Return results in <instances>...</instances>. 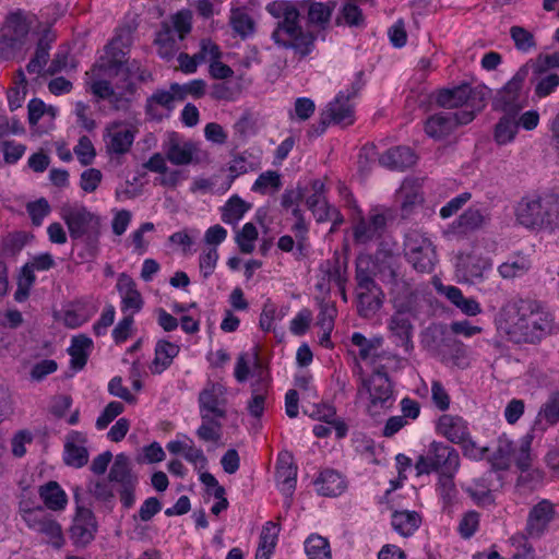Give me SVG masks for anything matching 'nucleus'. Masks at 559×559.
<instances>
[{
  "instance_id": "obj_33",
  "label": "nucleus",
  "mask_w": 559,
  "mask_h": 559,
  "mask_svg": "<svg viewBox=\"0 0 559 559\" xmlns=\"http://www.w3.org/2000/svg\"><path fill=\"white\" fill-rule=\"evenodd\" d=\"M38 496L44 506L50 511L61 512L66 510L68 506V495L59 483L55 480L47 481L39 486Z\"/></svg>"
},
{
  "instance_id": "obj_17",
  "label": "nucleus",
  "mask_w": 559,
  "mask_h": 559,
  "mask_svg": "<svg viewBox=\"0 0 559 559\" xmlns=\"http://www.w3.org/2000/svg\"><path fill=\"white\" fill-rule=\"evenodd\" d=\"M135 139V131L122 121H114L106 126L103 134L106 153L119 157L127 154Z\"/></svg>"
},
{
  "instance_id": "obj_53",
  "label": "nucleus",
  "mask_w": 559,
  "mask_h": 559,
  "mask_svg": "<svg viewBox=\"0 0 559 559\" xmlns=\"http://www.w3.org/2000/svg\"><path fill=\"white\" fill-rule=\"evenodd\" d=\"M515 445L507 436H501L497 441V449L492 456V464L499 469H506L509 467Z\"/></svg>"
},
{
  "instance_id": "obj_52",
  "label": "nucleus",
  "mask_w": 559,
  "mask_h": 559,
  "mask_svg": "<svg viewBox=\"0 0 559 559\" xmlns=\"http://www.w3.org/2000/svg\"><path fill=\"white\" fill-rule=\"evenodd\" d=\"M543 420H545L548 425H555L559 423V392L551 394L543 405L537 415L535 426L532 428V432L536 430L537 426H542Z\"/></svg>"
},
{
  "instance_id": "obj_8",
  "label": "nucleus",
  "mask_w": 559,
  "mask_h": 559,
  "mask_svg": "<svg viewBox=\"0 0 559 559\" xmlns=\"http://www.w3.org/2000/svg\"><path fill=\"white\" fill-rule=\"evenodd\" d=\"M493 243L478 242L468 252H462L456 257V274L466 283L481 281L486 272L492 269L490 253L493 252Z\"/></svg>"
},
{
  "instance_id": "obj_48",
  "label": "nucleus",
  "mask_w": 559,
  "mask_h": 559,
  "mask_svg": "<svg viewBox=\"0 0 559 559\" xmlns=\"http://www.w3.org/2000/svg\"><path fill=\"white\" fill-rule=\"evenodd\" d=\"M486 222L483 212L477 207H469L453 222V228L457 233H467L481 227Z\"/></svg>"
},
{
  "instance_id": "obj_14",
  "label": "nucleus",
  "mask_w": 559,
  "mask_h": 559,
  "mask_svg": "<svg viewBox=\"0 0 559 559\" xmlns=\"http://www.w3.org/2000/svg\"><path fill=\"white\" fill-rule=\"evenodd\" d=\"M32 19L22 11L11 13L2 28L0 50L14 51L21 49L27 41Z\"/></svg>"
},
{
  "instance_id": "obj_47",
  "label": "nucleus",
  "mask_w": 559,
  "mask_h": 559,
  "mask_svg": "<svg viewBox=\"0 0 559 559\" xmlns=\"http://www.w3.org/2000/svg\"><path fill=\"white\" fill-rule=\"evenodd\" d=\"M333 7L329 3L311 2L308 8V24L318 29H325L331 21Z\"/></svg>"
},
{
  "instance_id": "obj_5",
  "label": "nucleus",
  "mask_w": 559,
  "mask_h": 559,
  "mask_svg": "<svg viewBox=\"0 0 559 559\" xmlns=\"http://www.w3.org/2000/svg\"><path fill=\"white\" fill-rule=\"evenodd\" d=\"M130 43L129 33L121 31L116 34L106 47L107 59H102L90 72H86V84L90 91L100 99H109L114 88L107 78L123 71V48Z\"/></svg>"
},
{
  "instance_id": "obj_12",
  "label": "nucleus",
  "mask_w": 559,
  "mask_h": 559,
  "mask_svg": "<svg viewBox=\"0 0 559 559\" xmlns=\"http://www.w3.org/2000/svg\"><path fill=\"white\" fill-rule=\"evenodd\" d=\"M60 217L68 227L72 239H81L96 235L99 230L100 218L79 202L64 203L60 207Z\"/></svg>"
},
{
  "instance_id": "obj_60",
  "label": "nucleus",
  "mask_w": 559,
  "mask_h": 559,
  "mask_svg": "<svg viewBox=\"0 0 559 559\" xmlns=\"http://www.w3.org/2000/svg\"><path fill=\"white\" fill-rule=\"evenodd\" d=\"M510 36L514 41L515 48L521 52L527 53L536 47L534 35L522 26H512L510 28Z\"/></svg>"
},
{
  "instance_id": "obj_28",
  "label": "nucleus",
  "mask_w": 559,
  "mask_h": 559,
  "mask_svg": "<svg viewBox=\"0 0 559 559\" xmlns=\"http://www.w3.org/2000/svg\"><path fill=\"white\" fill-rule=\"evenodd\" d=\"M297 483V467L288 453H281L276 465V485L280 491L290 497Z\"/></svg>"
},
{
  "instance_id": "obj_59",
  "label": "nucleus",
  "mask_w": 559,
  "mask_h": 559,
  "mask_svg": "<svg viewBox=\"0 0 559 559\" xmlns=\"http://www.w3.org/2000/svg\"><path fill=\"white\" fill-rule=\"evenodd\" d=\"M166 23L173 28V34L182 40L192 29V13L188 10L179 11Z\"/></svg>"
},
{
  "instance_id": "obj_7",
  "label": "nucleus",
  "mask_w": 559,
  "mask_h": 559,
  "mask_svg": "<svg viewBox=\"0 0 559 559\" xmlns=\"http://www.w3.org/2000/svg\"><path fill=\"white\" fill-rule=\"evenodd\" d=\"M437 102L445 108H461L457 112H452L457 117L459 122L469 123L476 112L485 107V96L479 90L473 88L467 84L443 90L438 94Z\"/></svg>"
},
{
  "instance_id": "obj_16",
  "label": "nucleus",
  "mask_w": 559,
  "mask_h": 559,
  "mask_svg": "<svg viewBox=\"0 0 559 559\" xmlns=\"http://www.w3.org/2000/svg\"><path fill=\"white\" fill-rule=\"evenodd\" d=\"M74 500L76 502V512L70 528V536L76 546H86L95 537L97 523L93 512L79 504L80 488L74 489Z\"/></svg>"
},
{
  "instance_id": "obj_3",
  "label": "nucleus",
  "mask_w": 559,
  "mask_h": 559,
  "mask_svg": "<svg viewBox=\"0 0 559 559\" xmlns=\"http://www.w3.org/2000/svg\"><path fill=\"white\" fill-rule=\"evenodd\" d=\"M228 388L221 381L207 380L198 395L201 425L197 436L204 442H217L223 436V421L228 414Z\"/></svg>"
},
{
  "instance_id": "obj_10",
  "label": "nucleus",
  "mask_w": 559,
  "mask_h": 559,
  "mask_svg": "<svg viewBox=\"0 0 559 559\" xmlns=\"http://www.w3.org/2000/svg\"><path fill=\"white\" fill-rule=\"evenodd\" d=\"M460 468L459 452L443 442L433 441L429 444L427 453L420 455L415 464L417 475L437 472L439 475L457 473Z\"/></svg>"
},
{
  "instance_id": "obj_43",
  "label": "nucleus",
  "mask_w": 559,
  "mask_h": 559,
  "mask_svg": "<svg viewBox=\"0 0 559 559\" xmlns=\"http://www.w3.org/2000/svg\"><path fill=\"white\" fill-rule=\"evenodd\" d=\"M305 554L308 559H332L330 542L317 533L310 534L304 542Z\"/></svg>"
},
{
  "instance_id": "obj_20",
  "label": "nucleus",
  "mask_w": 559,
  "mask_h": 559,
  "mask_svg": "<svg viewBox=\"0 0 559 559\" xmlns=\"http://www.w3.org/2000/svg\"><path fill=\"white\" fill-rule=\"evenodd\" d=\"M311 194L306 198V205L312 212L318 223L332 221L341 224L343 217L338 210L328 203L325 198V185L322 180L316 179L311 182Z\"/></svg>"
},
{
  "instance_id": "obj_31",
  "label": "nucleus",
  "mask_w": 559,
  "mask_h": 559,
  "mask_svg": "<svg viewBox=\"0 0 559 559\" xmlns=\"http://www.w3.org/2000/svg\"><path fill=\"white\" fill-rule=\"evenodd\" d=\"M437 289L463 314L475 317L483 312L480 304L473 297H465L460 288L440 284L437 286Z\"/></svg>"
},
{
  "instance_id": "obj_1",
  "label": "nucleus",
  "mask_w": 559,
  "mask_h": 559,
  "mask_svg": "<svg viewBox=\"0 0 559 559\" xmlns=\"http://www.w3.org/2000/svg\"><path fill=\"white\" fill-rule=\"evenodd\" d=\"M498 330L515 343H534L557 331L554 316L537 302L506 304L496 320Z\"/></svg>"
},
{
  "instance_id": "obj_13",
  "label": "nucleus",
  "mask_w": 559,
  "mask_h": 559,
  "mask_svg": "<svg viewBox=\"0 0 559 559\" xmlns=\"http://www.w3.org/2000/svg\"><path fill=\"white\" fill-rule=\"evenodd\" d=\"M358 214L359 217L353 226V236L356 242L368 243L382 236L391 211L385 206L377 205L369 210L367 217L361 216L360 211Z\"/></svg>"
},
{
  "instance_id": "obj_27",
  "label": "nucleus",
  "mask_w": 559,
  "mask_h": 559,
  "mask_svg": "<svg viewBox=\"0 0 559 559\" xmlns=\"http://www.w3.org/2000/svg\"><path fill=\"white\" fill-rule=\"evenodd\" d=\"M436 432L448 441L459 444L469 433L468 423L459 415L443 414L436 423Z\"/></svg>"
},
{
  "instance_id": "obj_35",
  "label": "nucleus",
  "mask_w": 559,
  "mask_h": 559,
  "mask_svg": "<svg viewBox=\"0 0 559 559\" xmlns=\"http://www.w3.org/2000/svg\"><path fill=\"white\" fill-rule=\"evenodd\" d=\"M357 297L358 311L365 318L373 316L382 307L383 294L377 284L357 289Z\"/></svg>"
},
{
  "instance_id": "obj_50",
  "label": "nucleus",
  "mask_w": 559,
  "mask_h": 559,
  "mask_svg": "<svg viewBox=\"0 0 559 559\" xmlns=\"http://www.w3.org/2000/svg\"><path fill=\"white\" fill-rule=\"evenodd\" d=\"M258 168V163L251 159V156H247L246 154H241L235 156L229 164V173L230 176L223 188V191H227L235 178L240 175L247 174L249 171H253Z\"/></svg>"
},
{
  "instance_id": "obj_38",
  "label": "nucleus",
  "mask_w": 559,
  "mask_h": 559,
  "mask_svg": "<svg viewBox=\"0 0 559 559\" xmlns=\"http://www.w3.org/2000/svg\"><path fill=\"white\" fill-rule=\"evenodd\" d=\"M317 490L322 496L335 497L341 495L345 488L346 483L343 476L333 469H325L321 472L316 481Z\"/></svg>"
},
{
  "instance_id": "obj_4",
  "label": "nucleus",
  "mask_w": 559,
  "mask_h": 559,
  "mask_svg": "<svg viewBox=\"0 0 559 559\" xmlns=\"http://www.w3.org/2000/svg\"><path fill=\"white\" fill-rule=\"evenodd\" d=\"M516 221L531 229L559 230V195L543 192L522 198L515 209Z\"/></svg>"
},
{
  "instance_id": "obj_49",
  "label": "nucleus",
  "mask_w": 559,
  "mask_h": 559,
  "mask_svg": "<svg viewBox=\"0 0 559 559\" xmlns=\"http://www.w3.org/2000/svg\"><path fill=\"white\" fill-rule=\"evenodd\" d=\"M559 87V74L548 73L536 76L533 81V100L548 97Z\"/></svg>"
},
{
  "instance_id": "obj_30",
  "label": "nucleus",
  "mask_w": 559,
  "mask_h": 559,
  "mask_svg": "<svg viewBox=\"0 0 559 559\" xmlns=\"http://www.w3.org/2000/svg\"><path fill=\"white\" fill-rule=\"evenodd\" d=\"M180 346L168 340H158L154 349V359L148 366L151 373L160 374L167 370L178 356Z\"/></svg>"
},
{
  "instance_id": "obj_40",
  "label": "nucleus",
  "mask_w": 559,
  "mask_h": 559,
  "mask_svg": "<svg viewBox=\"0 0 559 559\" xmlns=\"http://www.w3.org/2000/svg\"><path fill=\"white\" fill-rule=\"evenodd\" d=\"M280 527L274 522H266L260 533L255 559H271L277 544Z\"/></svg>"
},
{
  "instance_id": "obj_37",
  "label": "nucleus",
  "mask_w": 559,
  "mask_h": 559,
  "mask_svg": "<svg viewBox=\"0 0 559 559\" xmlns=\"http://www.w3.org/2000/svg\"><path fill=\"white\" fill-rule=\"evenodd\" d=\"M421 518L416 511H394L391 516L393 530L401 536L408 537L419 527Z\"/></svg>"
},
{
  "instance_id": "obj_22",
  "label": "nucleus",
  "mask_w": 559,
  "mask_h": 559,
  "mask_svg": "<svg viewBox=\"0 0 559 559\" xmlns=\"http://www.w3.org/2000/svg\"><path fill=\"white\" fill-rule=\"evenodd\" d=\"M557 511L555 504L547 499L540 500L532 507L526 519V534L531 538H540L555 520Z\"/></svg>"
},
{
  "instance_id": "obj_44",
  "label": "nucleus",
  "mask_w": 559,
  "mask_h": 559,
  "mask_svg": "<svg viewBox=\"0 0 559 559\" xmlns=\"http://www.w3.org/2000/svg\"><path fill=\"white\" fill-rule=\"evenodd\" d=\"M531 269V262L527 257L515 254L498 266L501 277L512 280L523 276Z\"/></svg>"
},
{
  "instance_id": "obj_2",
  "label": "nucleus",
  "mask_w": 559,
  "mask_h": 559,
  "mask_svg": "<svg viewBox=\"0 0 559 559\" xmlns=\"http://www.w3.org/2000/svg\"><path fill=\"white\" fill-rule=\"evenodd\" d=\"M266 11L277 20L271 37L278 47L293 49L301 57L313 50L316 35L301 27L300 12L294 2L275 0L266 5Z\"/></svg>"
},
{
  "instance_id": "obj_9",
  "label": "nucleus",
  "mask_w": 559,
  "mask_h": 559,
  "mask_svg": "<svg viewBox=\"0 0 559 559\" xmlns=\"http://www.w3.org/2000/svg\"><path fill=\"white\" fill-rule=\"evenodd\" d=\"M404 254L407 262L420 273L432 272L437 263V252L432 240L419 229L409 230L405 235Z\"/></svg>"
},
{
  "instance_id": "obj_11",
  "label": "nucleus",
  "mask_w": 559,
  "mask_h": 559,
  "mask_svg": "<svg viewBox=\"0 0 559 559\" xmlns=\"http://www.w3.org/2000/svg\"><path fill=\"white\" fill-rule=\"evenodd\" d=\"M20 515L25 525L38 534L45 543L55 548H60L64 544L61 525L44 508H25L21 506Z\"/></svg>"
},
{
  "instance_id": "obj_24",
  "label": "nucleus",
  "mask_w": 559,
  "mask_h": 559,
  "mask_svg": "<svg viewBox=\"0 0 559 559\" xmlns=\"http://www.w3.org/2000/svg\"><path fill=\"white\" fill-rule=\"evenodd\" d=\"M178 102H182V96L175 91V83H173L169 90H157L147 98L146 114L152 119L162 120L169 116Z\"/></svg>"
},
{
  "instance_id": "obj_63",
  "label": "nucleus",
  "mask_w": 559,
  "mask_h": 559,
  "mask_svg": "<svg viewBox=\"0 0 559 559\" xmlns=\"http://www.w3.org/2000/svg\"><path fill=\"white\" fill-rule=\"evenodd\" d=\"M218 258V251L215 247H209L202 250L199 257V269L204 280L209 278L214 273Z\"/></svg>"
},
{
  "instance_id": "obj_32",
  "label": "nucleus",
  "mask_w": 559,
  "mask_h": 559,
  "mask_svg": "<svg viewBox=\"0 0 559 559\" xmlns=\"http://www.w3.org/2000/svg\"><path fill=\"white\" fill-rule=\"evenodd\" d=\"M416 154L407 146H396L385 151L380 157L379 163L392 170H404L415 165Z\"/></svg>"
},
{
  "instance_id": "obj_42",
  "label": "nucleus",
  "mask_w": 559,
  "mask_h": 559,
  "mask_svg": "<svg viewBox=\"0 0 559 559\" xmlns=\"http://www.w3.org/2000/svg\"><path fill=\"white\" fill-rule=\"evenodd\" d=\"M179 41L180 39L173 34L170 25L163 23L162 29L157 33L155 38L158 55L164 59L173 58L179 49Z\"/></svg>"
},
{
  "instance_id": "obj_45",
  "label": "nucleus",
  "mask_w": 559,
  "mask_h": 559,
  "mask_svg": "<svg viewBox=\"0 0 559 559\" xmlns=\"http://www.w3.org/2000/svg\"><path fill=\"white\" fill-rule=\"evenodd\" d=\"M335 22L340 26L344 25L360 28L365 26L366 19L362 11L356 3L346 1L340 9Z\"/></svg>"
},
{
  "instance_id": "obj_18",
  "label": "nucleus",
  "mask_w": 559,
  "mask_h": 559,
  "mask_svg": "<svg viewBox=\"0 0 559 559\" xmlns=\"http://www.w3.org/2000/svg\"><path fill=\"white\" fill-rule=\"evenodd\" d=\"M530 73V64L521 66L513 76L498 91L496 102L503 110H518L524 106L522 92Z\"/></svg>"
},
{
  "instance_id": "obj_21",
  "label": "nucleus",
  "mask_w": 559,
  "mask_h": 559,
  "mask_svg": "<svg viewBox=\"0 0 559 559\" xmlns=\"http://www.w3.org/2000/svg\"><path fill=\"white\" fill-rule=\"evenodd\" d=\"M359 90L360 85L357 84L353 87L352 92H340L322 114V123L325 124L326 122H332L342 127L353 124L355 121V114L349 99L352 96H355Z\"/></svg>"
},
{
  "instance_id": "obj_54",
  "label": "nucleus",
  "mask_w": 559,
  "mask_h": 559,
  "mask_svg": "<svg viewBox=\"0 0 559 559\" xmlns=\"http://www.w3.org/2000/svg\"><path fill=\"white\" fill-rule=\"evenodd\" d=\"M229 23L235 33L242 38L253 34L254 23L250 15L242 9H233L230 12Z\"/></svg>"
},
{
  "instance_id": "obj_57",
  "label": "nucleus",
  "mask_w": 559,
  "mask_h": 559,
  "mask_svg": "<svg viewBox=\"0 0 559 559\" xmlns=\"http://www.w3.org/2000/svg\"><path fill=\"white\" fill-rule=\"evenodd\" d=\"M532 441L533 435L528 432L522 437L519 443L515 445L512 459L514 460L516 466L522 471H525L531 466L533 460L531 453Z\"/></svg>"
},
{
  "instance_id": "obj_6",
  "label": "nucleus",
  "mask_w": 559,
  "mask_h": 559,
  "mask_svg": "<svg viewBox=\"0 0 559 559\" xmlns=\"http://www.w3.org/2000/svg\"><path fill=\"white\" fill-rule=\"evenodd\" d=\"M357 396L364 404L366 412L372 416H380L388 412L395 402L393 385L384 371L376 370L365 376L358 367Z\"/></svg>"
},
{
  "instance_id": "obj_41",
  "label": "nucleus",
  "mask_w": 559,
  "mask_h": 559,
  "mask_svg": "<svg viewBox=\"0 0 559 559\" xmlns=\"http://www.w3.org/2000/svg\"><path fill=\"white\" fill-rule=\"evenodd\" d=\"M109 479L122 486H136L138 477L132 474L130 461L124 454H118L109 472Z\"/></svg>"
},
{
  "instance_id": "obj_58",
  "label": "nucleus",
  "mask_w": 559,
  "mask_h": 559,
  "mask_svg": "<svg viewBox=\"0 0 559 559\" xmlns=\"http://www.w3.org/2000/svg\"><path fill=\"white\" fill-rule=\"evenodd\" d=\"M258 236L259 233L255 225L251 222L246 223L236 235V242L239 250L246 254L253 252Z\"/></svg>"
},
{
  "instance_id": "obj_64",
  "label": "nucleus",
  "mask_w": 559,
  "mask_h": 559,
  "mask_svg": "<svg viewBox=\"0 0 559 559\" xmlns=\"http://www.w3.org/2000/svg\"><path fill=\"white\" fill-rule=\"evenodd\" d=\"M26 211L32 219L33 225L40 226L50 212L51 207L45 198H39L36 201L26 204Z\"/></svg>"
},
{
  "instance_id": "obj_29",
  "label": "nucleus",
  "mask_w": 559,
  "mask_h": 559,
  "mask_svg": "<svg viewBox=\"0 0 559 559\" xmlns=\"http://www.w3.org/2000/svg\"><path fill=\"white\" fill-rule=\"evenodd\" d=\"M396 201L402 216L409 217L424 202L420 187L414 181L405 180L396 192Z\"/></svg>"
},
{
  "instance_id": "obj_61",
  "label": "nucleus",
  "mask_w": 559,
  "mask_h": 559,
  "mask_svg": "<svg viewBox=\"0 0 559 559\" xmlns=\"http://www.w3.org/2000/svg\"><path fill=\"white\" fill-rule=\"evenodd\" d=\"M352 343L359 348L358 356L361 360H367L371 357L372 353L381 347L383 338L381 336L368 340L359 332L353 333L350 337Z\"/></svg>"
},
{
  "instance_id": "obj_34",
  "label": "nucleus",
  "mask_w": 559,
  "mask_h": 559,
  "mask_svg": "<svg viewBox=\"0 0 559 559\" xmlns=\"http://www.w3.org/2000/svg\"><path fill=\"white\" fill-rule=\"evenodd\" d=\"M459 124L462 123L452 112H440L431 116L426 121L425 131L430 138L442 139L449 135Z\"/></svg>"
},
{
  "instance_id": "obj_56",
  "label": "nucleus",
  "mask_w": 559,
  "mask_h": 559,
  "mask_svg": "<svg viewBox=\"0 0 559 559\" xmlns=\"http://www.w3.org/2000/svg\"><path fill=\"white\" fill-rule=\"evenodd\" d=\"M55 265L53 257L43 252L32 258V261L23 267V275L28 285L35 281L34 271H48Z\"/></svg>"
},
{
  "instance_id": "obj_26",
  "label": "nucleus",
  "mask_w": 559,
  "mask_h": 559,
  "mask_svg": "<svg viewBox=\"0 0 559 559\" xmlns=\"http://www.w3.org/2000/svg\"><path fill=\"white\" fill-rule=\"evenodd\" d=\"M116 288L121 298V311L135 314L143 308L144 300L134 280L126 273L118 276Z\"/></svg>"
},
{
  "instance_id": "obj_62",
  "label": "nucleus",
  "mask_w": 559,
  "mask_h": 559,
  "mask_svg": "<svg viewBox=\"0 0 559 559\" xmlns=\"http://www.w3.org/2000/svg\"><path fill=\"white\" fill-rule=\"evenodd\" d=\"M371 266H373V262L369 257H360L357 259V265H356L357 289L368 288V286L376 285V282L372 278Z\"/></svg>"
},
{
  "instance_id": "obj_55",
  "label": "nucleus",
  "mask_w": 559,
  "mask_h": 559,
  "mask_svg": "<svg viewBox=\"0 0 559 559\" xmlns=\"http://www.w3.org/2000/svg\"><path fill=\"white\" fill-rule=\"evenodd\" d=\"M518 123L510 117H502L495 127L493 139L499 145L511 143L518 134Z\"/></svg>"
},
{
  "instance_id": "obj_51",
  "label": "nucleus",
  "mask_w": 559,
  "mask_h": 559,
  "mask_svg": "<svg viewBox=\"0 0 559 559\" xmlns=\"http://www.w3.org/2000/svg\"><path fill=\"white\" fill-rule=\"evenodd\" d=\"M281 187V175L275 170H266L257 178L251 190L260 194H267L277 192Z\"/></svg>"
},
{
  "instance_id": "obj_39",
  "label": "nucleus",
  "mask_w": 559,
  "mask_h": 559,
  "mask_svg": "<svg viewBox=\"0 0 559 559\" xmlns=\"http://www.w3.org/2000/svg\"><path fill=\"white\" fill-rule=\"evenodd\" d=\"M92 348L93 341L88 336L79 334L72 337L68 352L71 356L70 364L73 369L81 370L86 365Z\"/></svg>"
},
{
  "instance_id": "obj_36",
  "label": "nucleus",
  "mask_w": 559,
  "mask_h": 559,
  "mask_svg": "<svg viewBox=\"0 0 559 559\" xmlns=\"http://www.w3.org/2000/svg\"><path fill=\"white\" fill-rule=\"evenodd\" d=\"M304 413L309 417L333 425L335 435L338 439L344 438L347 432L346 425L336 418V412L333 406L329 404H314L312 409L305 406Z\"/></svg>"
},
{
  "instance_id": "obj_25",
  "label": "nucleus",
  "mask_w": 559,
  "mask_h": 559,
  "mask_svg": "<svg viewBox=\"0 0 559 559\" xmlns=\"http://www.w3.org/2000/svg\"><path fill=\"white\" fill-rule=\"evenodd\" d=\"M87 437L71 430L64 438L63 461L68 466L81 468L88 462Z\"/></svg>"
},
{
  "instance_id": "obj_19",
  "label": "nucleus",
  "mask_w": 559,
  "mask_h": 559,
  "mask_svg": "<svg viewBox=\"0 0 559 559\" xmlns=\"http://www.w3.org/2000/svg\"><path fill=\"white\" fill-rule=\"evenodd\" d=\"M416 316L393 313L386 323L389 340L395 347L401 348L405 355H411L414 350V324Z\"/></svg>"
},
{
  "instance_id": "obj_23",
  "label": "nucleus",
  "mask_w": 559,
  "mask_h": 559,
  "mask_svg": "<svg viewBox=\"0 0 559 559\" xmlns=\"http://www.w3.org/2000/svg\"><path fill=\"white\" fill-rule=\"evenodd\" d=\"M163 152L173 165L186 166L193 162L197 146L190 141H183L178 133L170 132L162 144Z\"/></svg>"
},
{
  "instance_id": "obj_46",
  "label": "nucleus",
  "mask_w": 559,
  "mask_h": 559,
  "mask_svg": "<svg viewBox=\"0 0 559 559\" xmlns=\"http://www.w3.org/2000/svg\"><path fill=\"white\" fill-rule=\"evenodd\" d=\"M251 205L238 195H233L222 207V221L225 224L237 225Z\"/></svg>"
},
{
  "instance_id": "obj_15",
  "label": "nucleus",
  "mask_w": 559,
  "mask_h": 559,
  "mask_svg": "<svg viewBox=\"0 0 559 559\" xmlns=\"http://www.w3.org/2000/svg\"><path fill=\"white\" fill-rule=\"evenodd\" d=\"M390 301L395 313L416 316L420 290L413 283L391 274Z\"/></svg>"
}]
</instances>
